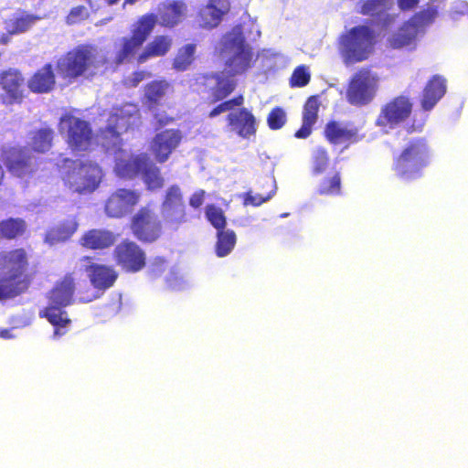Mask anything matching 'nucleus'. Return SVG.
I'll return each mask as SVG.
<instances>
[{
  "mask_svg": "<svg viewBox=\"0 0 468 468\" xmlns=\"http://www.w3.org/2000/svg\"><path fill=\"white\" fill-rule=\"evenodd\" d=\"M221 45V54L226 62L225 70L216 75L214 94L217 100L227 97L234 90V76L240 75L250 69L253 58L251 48L246 44L239 28H234L226 34Z\"/></svg>",
  "mask_w": 468,
  "mask_h": 468,
  "instance_id": "obj_1",
  "label": "nucleus"
},
{
  "mask_svg": "<svg viewBox=\"0 0 468 468\" xmlns=\"http://www.w3.org/2000/svg\"><path fill=\"white\" fill-rule=\"evenodd\" d=\"M108 65L109 59L103 50L93 45H80L58 60L57 69L64 78L90 79L102 74Z\"/></svg>",
  "mask_w": 468,
  "mask_h": 468,
  "instance_id": "obj_2",
  "label": "nucleus"
},
{
  "mask_svg": "<svg viewBox=\"0 0 468 468\" xmlns=\"http://www.w3.org/2000/svg\"><path fill=\"white\" fill-rule=\"evenodd\" d=\"M27 265V254L22 249L0 254V299L14 297L27 287L24 277Z\"/></svg>",
  "mask_w": 468,
  "mask_h": 468,
  "instance_id": "obj_3",
  "label": "nucleus"
},
{
  "mask_svg": "<svg viewBox=\"0 0 468 468\" xmlns=\"http://www.w3.org/2000/svg\"><path fill=\"white\" fill-rule=\"evenodd\" d=\"M66 171L63 174L64 184L72 192L88 194L93 192L102 178L101 167L93 162L66 160Z\"/></svg>",
  "mask_w": 468,
  "mask_h": 468,
  "instance_id": "obj_4",
  "label": "nucleus"
},
{
  "mask_svg": "<svg viewBox=\"0 0 468 468\" xmlns=\"http://www.w3.org/2000/svg\"><path fill=\"white\" fill-rule=\"evenodd\" d=\"M74 292V282L70 276L58 284L50 292L48 306L40 313V315L47 317L50 324L56 328L54 335L60 336L65 334L63 328L70 323L67 313L61 308L71 303Z\"/></svg>",
  "mask_w": 468,
  "mask_h": 468,
  "instance_id": "obj_5",
  "label": "nucleus"
},
{
  "mask_svg": "<svg viewBox=\"0 0 468 468\" xmlns=\"http://www.w3.org/2000/svg\"><path fill=\"white\" fill-rule=\"evenodd\" d=\"M141 123L140 112L137 105L125 103L113 107L108 118V124L101 131V144L109 141L113 146L122 142L120 135L129 129L138 127Z\"/></svg>",
  "mask_w": 468,
  "mask_h": 468,
  "instance_id": "obj_6",
  "label": "nucleus"
},
{
  "mask_svg": "<svg viewBox=\"0 0 468 468\" xmlns=\"http://www.w3.org/2000/svg\"><path fill=\"white\" fill-rule=\"evenodd\" d=\"M374 33L366 26L350 29L340 38V52L346 64L365 60L371 54L374 45Z\"/></svg>",
  "mask_w": 468,
  "mask_h": 468,
  "instance_id": "obj_7",
  "label": "nucleus"
},
{
  "mask_svg": "<svg viewBox=\"0 0 468 468\" xmlns=\"http://www.w3.org/2000/svg\"><path fill=\"white\" fill-rule=\"evenodd\" d=\"M242 103V96L227 101L213 109L209 113V117L214 118L222 112L231 111L228 115L230 130L242 138H249L256 133V120L253 114L247 109H233L235 106H240Z\"/></svg>",
  "mask_w": 468,
  "mask_h": 468,
  "instance_id": "obj_8",
  "label": "nucleus"
},
{
  "mask_svg": "<svg viewBox=\"0 0 468 468\" xmlns=\"http://www.w3.org/2000/svg\"><path fill=\"white\" fill-rule=\"evenodd\" d=\"M428 163V148L422 140L410 143L401 153L395 164L397 175L410 180L418 177Z\"/></svg>",
  "mask_w": 468,
  "mask_h": 468,
  "instance_id": "obj_9",
  "label": "nucleus"
},
{
  "mask_svg": "<svg viewBox=\"0 0 468 468\" xmlns=\"http://www.w3.org/2000/svg\"><path fill=\"white\" fill-rule=\"evenodd\" d=\"M101 145L107 153L114 155V171L119 177L133 179L141 176L149 159L146 154L133 155L129 150L122 147V143L113 146V144L106 141L102 142Z\"/></svg>",
  "mask_w": 468,
  "mask_h": 468,
  "instance_id": "obj_10",
  "label": "nucleus"
},
{
  "mask_svg": "<svg viewBox=\"0 0 468 468\" xmlns=\"http://www.w3.org/2000/svg\"><path fill=\"white\" fill-rule=\"evenodd\" d=\"M59 132L66 137L69 146L74 151H87L92 141L90 123L72 115L60 118Z\"/></svg>",
  "mask_w": 468,
  "mask_h": 468,
  "instance_id": "obj_11",
  "label": "nucleus"
},
{
  "mask_svg": "<svg viewBox=\"0 0 468 468\" xmlns=\"http://www.w3.org/2000/svg\"><path fill=\"white\" fill-rule=\"evenodd\" d=\"M438 16V10L434 6L415 15L409 22L393 35L391 45L394 48H402L411 45L416 37L423 32V28L431 24Z\"/></svg>",
  "mask_w": 468,
  "mask_h": 468,
  "instance_id": "obj_12",
  "label": "nucleus"
},
{
  "mask_svg": "<svg viewBox=\"0 0 468 468\" xmlns=\"http://www.w3.org/2000/svg\"><path fill=\"white\" fill-rule=\"evenodd\" d=\"M378 78L369 70H360L352 79L346 97L353 105H365L370 102L377 90Z\"/></svg>",
  "mask_w": 468,
  "mask_h": 468,
  "instance_id": "obj_13",
  "label": "nucleus"
},
{
  "mask_svg": "<svg viewBox=\"0 0 468 468\" xmlns=\"http://www.w3.org/2000/svg\"><path fill=\"white\" fill-rule=\"evenodd\" d=\"M141 199V193L130 188H119L105 200L104 212L109 218H121L131 214Z\"/></svg>",
  "mask_w": 468,
  "mask_h": 468,
  "instance_id": "obj_14",
  "label": "nucleus"
},
{
  "mask_svg": "<svg viewBox=\"0 0 468 468\" xmlns=\"http://www.w3.org/2000/svg\"><path fill=\"white\" fill-rule=\"evenodd\" d=\"M8 171L22 180L27 181L38 168L37 158L27 148H13L5 156Z\"/></svg>",
  "mask_w": 468,
  "mask_h": 468,
  "instance_id": "obj_15",
  "label": "nucleus"
},
{
  "mask_svg": "<svg viewBox=\"0 0 468 468\" xmlns=\"http://www.w3.org/2000/svg\"><path fill=\"white\" fill-rule=\"evenodd\" d=\"M412 104L407 97H397L381 108L376 124L384 129H394L410 116Z\"/></svg>",
  "mask_w": 468,
  "mask_h": 468,
  "instance_id": "obj_16",
  "label": "nucleus"
},
{
  "mask_svg": "<svg viewBox=\"0 0 468 468\" xmlns=\"http://www.w3.org/2000/svg\"><path fill=\"white\" fill-rule=\"evenodd\" d=\"M132 229L139 239L151 242L160 236L162 227L156 214L145 207L133 217Z\"/></svg>",
  "mask_w": 468,
  "mask_h": 468,
  "instance_id": "obj_17",
  "label": "nucleus"
},
{
  "mask_svg": "<svg viewBox=\"0 0 468 468\" xmlns=\"http://www.w3.org/2000/svg\"><path fill=\"white\" fill-rule=\"evenodd\" d=\"M79 267L87 273L91 285L98 291L104 292L111 288L118 277L112 267L94 263L89 257L81 258Z\"/></svg>",
  "mask_w": 468,
  "mask_h": 468,
  "instance_id": "obj_18",
  "label": "nucleus"
},
{
  "mask_svg": "<svg viewBox=\"0 0 468 468\" xmlns=\"http://www.w3.org/2000/svg\"><path fill=\"white\" fill-rule=\"evenodd\" d=\"M181 140L182 133L179 130L167 129L156 133L151 142L150 150L157 162L165 163L177 148Z\"/></svg>",
  "mask_w": 468,
  "mask_h": 468,
  "instance_id": "obj_19",
  "label": "nucleus"
},
{
  "mask_svg": "<svg viewBox=\"0 0 468 468\" xmlns=\"http://www.w3.org/2000/svg\"><path fill=\"white\" fill-rule=\"evenodd\" d=\"M230 10L229 0H208L197 16V23L205 29L217 27Z\"/></svg>",
  "mask_w": 468,
  "mask_h": 468,
  "instance_id": "obj_20",
  "label": "nucleus"
},
{
  "mask_svg": "<svg viewBox=\"0 0 468 468\" xmlns=\"http://www.w3.org/2000/svg\"><path fill=\"white\" fill-rule=\"evenodd\" d=\"M119 265L130 271H137L145 264V256L140 247L133 241H123L114 250Z\"/></svg>",
  "mask_w": 468,
  "mask_h": 468,
  "instance_id": "obj_21",
  "label": "nucleus"
},
{
  "mask_svg": "<svg viewBox=\"0 0 468 468\" xmlns=\"http://www.w3.org/2000/svg\"><path fill=\"white\" fill-rule=\"evenodd\" d=\"M187 15V5L183 1H171L158 5L157 20L160 25L174 27L181 23Z\"/></svg>",
  "mask_w": 468,
  "mask_h": 468,
  "instance_id": "obj_22",
  "label": "nucleus"
},
{
  "mask_svg": "<svg viewBox=\"0 0 468 468\" xmlns=\"http://www.w3.org/2000/svg\"><path fill=\"white\" fill-rule=\"evenodd\" d=\"M23 83L24 78L17 69H8L0 72V87L7 93L9 103L21 101Z\"/></svg>",
  "mask_w": 468,
  "mask_h": 468,
  "instance_id": "obj_23",
  "label": "nucleus"
},
{
  "mask_svg": "<svg viewBox=\"0 0 468 468\" xmlns=\"http://www.w3.org/2000/svg\"><path fill=\"white\" fill-rule=\"evenodd\" d=\"M116 240L115 235L107 229H94L87 231L80 239L81 246L91 250H102L112 246Z\"/></svg>",
  "mask_w": 468,
  "mask_h": 468,
  "instance_id": "obj_24",
  "label": "nucleus"
},
{
  "mask_svg": "<svg viewBox=\"0 0 468 468\" xmlns=\"http://www.w3.org/2000/svg\"><path fill=\"white\" fill-rule=\"evenodd\" d=\"M55 85V75L50 64L37 70L27 81V86L35 93L49 92Z\"/></svg>",
  "mask_w": 468,
  "mask_h": 468,
  "instance_id": "obj_25",
  "label": "nucleus"
},
{
  "mask_svg": "<svg viewBox=\"0 0 468 468\" xmlns=\"http://www.w3.org/2000/svg\"><path fill=\"white\" fill-rule=\"evenodd\" d=\"M446 91L445 80L441 76H434L426 85L423 90L421 106L425 111L431 110L442 98Z\"/></svg>",
  "mask_w": 468,
  "mask_h": 468,
  "instance_id": "obj_26",
  "label": "nucleus"
},
{
  "mask_svg": "<svg viewBox=\"0 0 468 468\" xmlns=\"http://www.w3.org/2000/svg\"><path fill=\"white\" fill-rule=\"evenodd\" d=\"M318 102L314 97L309 98L304 105L303 112V125L295 133L297 138H307L312 132V126L316 122Z\"/></svg>",
  "mask_w": 468,
  "mask_h": 468,
  "instance_id": "obj_27",
  "label": "nucleus"
},
{
  "mask_svg": "<svg viewBox=\"0 0 468 468\" xmlns=\"http://www.w3.org/2000/svg\"><path fill=\"white\" fill-rule=\"evenodd\" d=\"M325 136L332 144H344L348 141H356V130L349 129L346 125L332 122L326 125Z\"/></svg>",
  "mask_w": 468,
  "mask_h": 468,
  "instance_id": "obj_28",
  "label": "nucleus"
},
{
  "mask_svg": "<svg viewBox=\"0 0 468 468\" xmlns=\"http://www.w3.org/2000/svg\"><path fill=\"white\" fill-rule=\"evenodd\" d=\"M172 39L169 37L159 36L150 42L144 52L138 58L139 63H144L152 57H161L165 55L170 49Z\"/></svg>",
  "mask_w": 468,
  "mask_h": 468,
  "instance_id": "obj_29",
  "label": "nucleus"
},
{
  "mask_svg": "<svg viewBox=\"0 0 468 468\" xmlns=\"http://www.w3.org/2000/svg\"><path fill=\"white\" fill-rule=\"evenodd\" d=\"M78 224L74 220H68L61 225L51 229L46 235L45 242L49 245L67 240L76 230Z\"/></svg>",
  "mask_w": 468,
  "mask_h": 468,
  "instance_id": "obj_30",
  "label": "nucleus"
},
{
  "mask_svg": "<svg viewBox=\"0 0 468 468\" xmlns=\"http://www.w3.org/2000/svg\"><path fill=\"white\" fill-rule=\"evenodd\" d=\"M144 167L141 177L147 188L150 190L161 188L165 180L160 174V169L150 159Z\"/></svg>",
  "mask_w": 468,
  "mask_h": 468,
  "instance_id": "obj_31",
  "label": "nucleus"
},
{
  "mask_svg": "<svg viewBox=\"0 0 468 468\" xmlns=\"http://www.w3.org/2000/svg\"><path fill=\"white\" fill-rule=\"evenodd\" d=\"M37 20L38 16L27 13H19L7 22V29L11 34L23 33L29 29Z\"/></svg>",
  "mask_w": 468,
  "mask_h": 468,
  "instance_id": "obj_32",
  "label": "nucleus"
},
{
  "mask_svg": "<svg viewBox=\"0 0 468 468\" xmlns=\"http://www.w3.org/2000/svg\"><path fill=\"white\" fill-rule=\"evenodd\" d=\"M156 22V15L149 14L143 16L134 26L133 37H134L139 42L144 43L153 31Z\"/></svg>",
  "mask_w": 468,
  "mask_h": 468,
  "instance_id": "obj_33",
  "label": "nucleus"
},
{
  "mask_svg": "<svg viewBox=\"0 0 468 468\" xmlns=\"http://www.w3.org/2000/svg\"><path fill=\"white\" fill-rule=\"evenodd\" d=\"M170 84L165 80H154L144 88V96L151 103H158L170 90Z\"/></svg>",
  "mask_w": 468,
  "mask_h": 468,
  "instance_id": "obj_34",
  "label": "nucleus"
},
{
  "mask_svg": "<svg viewBox=\"0 0 468 468\" xmlns=\"http://www.w3.org/2000/svg\"><path fill=\"white\" fill-rule=\"evenodd\" d=\"M161 213L165 223L174 229L186 221L185 205L162 207Z\"/></svg>",
  "mask_w": 468,
  "mask_h": 468,
  "instance_id": "obj_35",
  "label": "nucleus"
},
{
  "mask_svg": "<svg viewBox=\"0 0 468 468\" xmlns=\"http://www.w3.org/2000/svg\"><path fill=\"white\" fill-rule=\"evenodd\" d=\"M52 139L53 131L49 128H43L33 133L30 145L34 151L45 153L50 149Z\"/></svg>",
  "mask_w": 468,
  "mask_h": 468,
  "instance_id": "obj_36",
  "label": "nucleus"
},
{
  "mask_svg": "<svg viewBox=\"0 0 468 468\" xmlns=\"http://www.w3.org/2000/svg\"><path fill=\"white\" fill-rule=\"evenodd\" d=\"M236 243V235L232 230H221L218 232V242L216 247L218 257L227 256L234 248Z\"/></svg>",
  "mask_w": 468,
  "mask_h": 468,
  "instance_id": "obj_37",
  "label": "nucleus"
},
{
  "mask_svg": "<svg viewBox=\"0 0 468 468\" xmlns=\"http://www.w3.org/2000/svg\"><path fill=\"white\" fill-rule=\"evenodd\" d=\"M26 229L24 220L19 218H9L0 223V233L7 239H14L21 235Z\"/></svg>",
  "mask_w": 468,
  "mask_h": 468,
  "instance_id": "obj_38",
  "label": "nucleus"
},
{
  "mask_svg": "<svg viewBox=\"0 0 468 468\" xmlns=\"http://www.w3.org/2000/svg\"><path fill=\"white\" fill-rule=\"evenodd\" d=\"M196 47L188 44L179 49L174 60V68L177 70H186L194 59Z\"/></svg>",
  "mask_w": 468,
  "mask_h": 468,
  "instance_id": "obj_39",
  "label": "nucleus"
},
{
  "mask_svg": "<svg viewBox=\"0 0 468 468\" xmlns=\"http://www.w3.org/2000/svg\"><path fill=\"white\" fill-rule=\"evenodd\" d=\"M329 157L327 152L321 147L314 150L312 155V171L317 176L324 173L328 166Z\"/></svg>",
  "mask_w": 468,
  "mask_h": 468,
  "instance_id": "obj_40",
  "label": "nucleus"
},
{
  "mask_svg": "<svg viewBox=\"0 0 468 468\" xmlns=\"http://www.w3.org/2000/svg\"><path fill=\"white\" fill-rule=\"evenodd\" d=\"M392 0H367L360 8L363 15H381L390 5Z\"/></svg>",
  "mask_w": 468,
  "mask_h": 468,
  "instance_id": "obj_41",
  "label": "nucleus"
},
{
  "mask_svg": "<svg viewBox=\"0 0 468 468\" xmlns=\"http://www.w3.org/2000/svg\"><path fill=\"white\" fill-rule=\"evenodd\" d=\"M142 45L143 43L135 39L134 37H132L130 38H123L122 48L119 51L116 58L117 63H122L131 55H133L135 52V50H137Z\"/></svg>",
  "mask_w": 468,
  "mask_h": 468,
  "instance_id": "obj_42",
  "label": "nucleus"
},
{
  "mask_svg": "<svg viewBox=\"0 0 468 468\" xmlns=\"http://www.w3.org/2000/svg\"><path fill=\"white\" fill-rule=\"evenodd\" d=\"M206 215L209 222L218 230L224 229L226 225V218L221 208L213 205L207 207Z\"/></svg>",
  "mask_w": 468,
  "mask_h": 468,
  "instance_id": "obj_43",
  "label": "nucleus"
},
{
  "mask_svg": "<svg viewBox=\"0 0 468 468\" xmlns=\"http://www.w3.org/2000/svg\"><path fill=\"white\" fill-rule=\"evenodd\" d=\"M185 205L183 201V195L181 189L177 186H170L165 193V200L162 207L182 206Z\"/></svg>",
  "mask_w": 468,
  "mask_h": 468,
  "instance_id": "obj_44",
  "label": "nucleus"
},
{
  "mask_svg": "<svg viewBox=\"0 0 468 468\" xmlns=\"http://www.w3.org/2000/svg\"><path fill=\"white\" fill-rule=\"evenodd\" d=\"M318 192L321 195H336L340 192V176L335 174L329 179H324L319 186Z\"/></svg>",
  "mask_w": 468,
  "mask_h": 468,
  "instance_id": "obj_45",
  "label": "nucleus"
},
{
  "mask_svg": "<svg viewBox=\"0 0 468 468\" xmlns=\"http://www.w3.org/2000/svg\"><path fill=\"white\" fill-rule=\"evenodd\" d=\"M286 122V113L281 108L273 109L267 119L268 125L272 130L282 128Z\"/></svg>",
  "mask_w": 468,
  "mask_h": 468,
  "instance_id": "obj_46",
  "label": "nucleus"
},
{
  "mask_svg": "<svg viewBox=\"0 0 468 468\" xmlns=\"http://www.w3.org/2000/svg\"><path fill=\"white\" fill-rule=\"evenodd\" d=\"M89 16L90 13L88 8L83 5H78L71 8L66 21L69 25H74L89 18Z\"/></svg>",
  "mask_w": 468,
  "mask_h": 468,
  "instance_id": "obj_47",
  "label": "nucleus"
},
{
  "mask_svg": "<svg viewBox=\"0 0 468 468\" xmlns=\"http://www.w3.org/2000/svg\"><path fill=\"white\" fill-rule=\"evenodd\" d=\"M310 80V73L307 70V68L304 66L298 67L291 79V82L293 86H305Z\"/></svg>",
  "mask_w": 468,
  "mask_h": 468,
  "instance_id": "obj_48",
  "label": "nucleus"
},
{
  "mask_svg": "<svg viewBox=\"0 0 468 468\" xmlns=\"http://www.w3.org/2000/svg\"><path fill=\"white\" fill-rule=\"evenodd\" d=\"M274 195V191L271 194H269L267 197H263L262 196H261L260 194H253L251 191L246 193V194H243L242 197H243V205L244 206H254V207H258V206H261V204H263L264 202H267L269 201Z\"/></svg>",
  "mask_w": 468,
  "mask_h": 468,
  "instance_id": "obj_49",
  "label": "nucleus"
},
{
  "mask_svg": "<svg viewBox=\"0 0 468 468\" xmlns=\"http://www.w3.org/2000/svg\"><path fill=\"white\" fill-rule=\"evenodd\" d=\"M169 287L173 290H182L185 288L186 282L183 277L178 276L177 273L172 271L169 278H167Z\"/></svg>",
  "mask_w": 468,
  "mask_h": 468,
  "instance_id": "obj_50",
  "label": "nucleus"
},
{
  "mask_svg": "<svg viewBox=\"0 0 468 468\" xmlns=\"http://www.w3.org/2000/svg\"><path fill=\"white\" fill-rule=\"evenodd\" d=\"M457 15H468V4L464 1H456L452 9V16L457 19Z\"/></svg>",
  "mask_w": 468,
  "mask_h": 468,
  "instance_id": "obj_51",
  "label": "nucleus"
},
{
  "mask_svg": "<svg viewBox=\"0 0 468 468\" xmlns=\"http://www.w3.org/2000/svg\"><path fill=\"white\" fill-rule=\"evenodd\" d=\"M148 74L144 72V71H140V72H135L133 73L132 76L128 77L125 79L124 80V83L126 86L128 87H135L137 86Z\"/></svg>",
  "mask_w": 468,
  "mask_h": 468,
  "instance_id": "obj_52",
  "label": "nucleus"
},
{
  "mask_svg": "<svg viewBox=\"0 0 468 468\" xmlns=\"http://www.w3.org/2000/svg\"><path fill=\"white\" fill-rule=\"evenodd\" d=\"M204 196L205 191L204 190H198L195 192L192 197H190L189 204L192 207L197 208L199 207L204 201Z\"/></svg>",
  "mask_w": 468,
  "mask_h": 468,
  "instance_id": "obj_53",
  "label": "nucleus"
},
{
  "mask_svg": "<svg viewBox=\"0 0 468 468\" xmlns=\"http://www.w3.org/2000/svg\"><path fill=\"white\" fill-rule=\"evenodd\" d=\"M261 58H266L268 59H271V58L274 59L273 63L266 65L268 68H271V67L275 66L278 60H282V56L281 54L273 52L271 50H265V51H263V53L261 54Z\"/></svg>",
  "mask_w": 468,
  "mask_h": 468,
  "instance_id": "obj_54",
  "label": "nucleus"
},
{
  "mask_svg": "<svg viewBox=\"0 0 468 468\" xmlns=\"http://www.w3.org/2000/svg\"><path fill=\"white\" fill-rule=\"evenodd\" d=\"M165 261L163 258L157 257L152 262V271L154 275H159L164 270Z\"/></svg>",
  "mask_w": 468,
  "mask_h": 468,
  "instance_id": "obj_55",
  "label": "nucleus"
},
{
  "mask_svg": "<svg viewBox=\"0 0 468 468\" xmlns=\"http://www.w3.org/2000/svg\"><path fill=\"white\" fill-rule=\"evenodd\" d=\"M398 2L400 8L406 10L415 7L418 5L419 0H398Z\"/></svg>",
  "mask_w": 468,
  "mask_h": 468,
  "instance_id": "obj_56",
  "label": "nucleus"
},
{
  "mask_svg": "<svg viewBox=\"0 0 468 468\" xmlns=\"http://www.w3.org/2000/svg\"><path fill=\"white\" fill-rule=\"evenodd\" d=\"M0 337L5 339L12 338L11 330L9 329H2L0 330Z\"/></svg>",
  "mask_w": 468,
  "mask_h": 468,
  "instance_id": "obj_57",
  "label": "nucleus"
},
{
  "mask_svg": "<svg viewBox=\"0 0 468 468\" xmlns=\"http://www.w3.org/2000/svg\"><path fill=\"white\" fill-rule=\"evenodd\" d=\"M155 119L157 120V122H159L160 125L167 124L170 120L167 117H165V118L159 117V115H155Z\"/></svg>",
  "mask_w": 468,
  "mask_h": 468,
  "instance_id": "obj_58",
  "label": "nucleus"
},
{
  "mask_svg": "<svg viewBox=\"0 0 468 468\" xmlns=\"http://www.w3.org/2000/svg\"><path fill=\"white\" fill-rule=\"evenodd\" d=\"M139 0H124L123 4H122V7L125 8V6L127 5H133L135 3H137Z\"/></svg>",
  "mask_w": 468,
  "mask_h": 468,
  "instance_id": "obj_59",
  "label": "nucleus"
},
{
  "mask_svg": "<svg viewBox=\"0 0 468 468\" xmlns=\"http://www.w3.org/2000/svg\"><path fill=\"white\" fill-rule=\"evenodd\" d=\"M109 5H114L116 4L119 0H105Z\"/></svg>",
  "mask_w": 468,
  "mask_h": 468,
  "instance_id": "obj_60",
  "label": "nucleus"
},
{
  "mask_svg": "<svg viewBox=\"0 0 468 468\" xmlns=\"http://www.w3.org/2000/svg\"><path fill=\"white\" fill-rule=\"evenodd\" d=\"M83 301H84V302H90V301H91V299H85V300H83Z\"/></svg>",
  "mask_w": 468,
  "mask_h": 468,
  "instance_id": "obj_61",
  "label": "nucleus"
},
{
  "mask_svg": "<svg viewBox=\"0 0 468 468\" xmlns=\"http://www.w3.org/2000/svg\"><path fill=\"white\" fill-rule=\"evenodd\" d=\"M91 5V0H86Z\"/></svg>",
  "mask_w": 468,
  "mask_h": 468,
  "instance_id": "obj_62",
  "label": "nucleus"
},
{
  "mask_svg": "<svg viewBox=\"0 0 468 468\" xmlns=\"http://www.w3.org/2000/svg\"><path fill=\"white\" fill-rule=\"evenodd\" d=\"M384 24H385V26L388 25L387 19H385Z\"/></svg>",
  "mask_w": 468,
  "mask_h": 468,
  "instance_id": "obj_63",
  "label": "nucleus"
}]
</instances>
